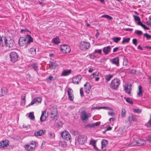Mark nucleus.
Returning a JSON list of instances; mask_svg holds the SVG:
<instances>
[{"label": "nucleus", "mask_w": 151, "mask_h": 151, "mask_svg": "<svg viewBox=\"0 0 151 151\" xmlns=\"http://www.w3.org/2000/svg\"><path fill=\"white\" fill-rule=\"evenodd\" d=\"M10 57L11 61L14 63L17 61V60L18 56L17 53L16 52H10Z\"/></svg>", "instance_id": "obj_8"}, {"label": "nucleus", "mask_w": 151, "mask_h": 151, "mask_svg": "<svg viewBox=\"0 0 151 151\" xmlns=\"http://www.w3.org/2000/svg\"><path fill=\"white\" fill-rule=\"evenodd\" d=\"M80 94L81 95V97H82L83 96V90H82V89L81 88L80 89Z\"/></svg>", "instance_id": "obj_57"}, {"label": "nucleus", "mask_w": 151, "mask_h": 151, "mask_svg": "<svg viewBox=\"0 0 151 151\" xmlns=\"http://www.w3.org/2000/svg\"><path fill=\"white\" fill-rule=\"evenodd\" d=\"M30 145H32L33 147H35L36 146V143L35 141H31L30 142Z\"/></svg>", "instance_id": "obj_49"}, {"label": "nucleus", "mask_w": 151, "mask_h": 151, "mask_svg": "<svg viewBox=\"0 0 151 151\" xmlns=\"http://www.w3.org/2000/svg\"><path fill=\"white\" fill-rule=\"evenodd\" d=\"M0 45L2 47L6 45V47L11 48L14 46V41L10 38L4 36L1 37L0 35Z\"/></svg>", "instance_id": "obj_1"}, {"label": "nucleus", "mask_w": 151, "mask_h": 151, "mask_svg": "<svg viewBox=\"0 0 151 151\" xmlns=\"http://www.w3.org/2000/svg\"><path fill=\"white\" fill-rule=\"evenodd\" d=\"M24 148L26 150L28 151H32L35 147H33L32 146L31 147L30 144H27L25 145L24 146Z\"/></svg>", "instance_id": "obj_26"}, {"label": "nucleus", "mask_w": 151, "mask_h": 151, "mask_svg": "<svg viewBox=\"0 0 151 151\" xmlns=\"http://www.w3.org/2000/svg\"><path fill=\"white\" fill-rule=\"evenodd\" d=\"M99 74V73L97 72H96L94 73H93L91 76V78H93L95 77V76H97Z\"/></svg>", "instance_id": "obj_47"}, {"label": "nucleus", "mask_w": 151, "mask_h": 151, "mask_svg": "<svg viewBox=\"0 0 151 151\" xmlns=\"http://www.w3.org/2000/svg\"><path fill=\"white\" fill-rule=\"evenodd\" d=\"M60 49L62 52L65 53L70 52L71 50L70 46L65 44L61 45L60 46Z\"/></svg>", "instance_id": "obj_5"}, {"label": "nucleus", "mask_w": 151, "mask_h": 151, "mask_svg": "<svg viewBox=\"0 0 151 151\" xmlns=\"http://www.w3.org/2000/svg\"><path fill=\"white\" fill-rule=\"evenodd\" d=\"M130 40L129 38H127L123 40L122 42V44H124L125 43H128Z\"/></svg>", "instance_id": "obj_36"}, {"label": "nucleus", "mask_w": 151, "mask_h": 151, "mask_svg": "<svg viewBox=\"0 0 151 151\" xmlns=\"http://www.w3.org/2000/svg\"><path fill=\"white\" fill-rule=\"evenodd\" d=\"M133 111L134 113H136L138 114L140 113L142 111V110L138 109H134Z\"/></svg>", "instance_id": "obj_42"}, {"label": "nucleus", "mask_w": 151, "mask_h": 151, "mask_svg": "<svg viewBox=\"0 0 151 151\" xmlns=\"http://www.w3.org/2000/svg\"><path fill=\"white\" fill-rule=\"evenodd\" d=\"M87 137L84 135H81L79 136L78 139V141L79 143L81 145L83 144L86 140Z\"/></svg>", "instance_id": "obj_12"}, {"label": "nucleus", "mask_w": 151, "mask_h": 151, "mask_svg": "<svg viewBox=\"0 0 151 151\" xmlns=\"http://www.w3.org/2000/svg\"><path fill=\"white\" fill-rule=\"evenodd\" d=\"M96 141L95 140H91L90 143L93 147L95 146Z\"/></svg>", "instance_id": "obj_50"}, {"label": "nucleus", "mask_w": 151, "mask_h": 151, "mask_svg": "<svg viewBox=\"0 0 151 151\" xmlns=\"http://www.w3.org/2000/svg\"><path fill=\"white\" fill-rule=\"evenodd\" d=\"M81 78H80L78 76H76L73 77L72 79V82L74 83L78 84L79 82L80 81Z\"/></svg>", "instance_id": "obj_21"}, {"label": "nucleus", "mask_w": 151, "mask_h": 151, "mask_svg": "<svg viewBox=\"0 0 151 151\" xmlns=\"http://www.w3.org/2000/svg\"><path fill=\"white\" fill-rule=\"evenodd\" d=\"M145 125L148 127H150L151 126V120H149Z\"/></svg>", "instance_id": "obj_55"}, {"label": "nucleus", "mask_w": 151, "mask_h": 151, "mask_svg": "<svg viewBox=\"0 0 151 151\" xmlns=\"http://www.w3.org/2000/svg\"><path fill=\"white\" fill-rule=\"evenodd\" d=\"M91 128L95 127L96 126H98L100 125V123L99 122H97L95 123H91Z\"/></svg>", "instance_id": "obj_41"}, {"label": "nucleus", "mask_w": 151, "mask_h": 151, "mask_svg": "<svg viewBox=\"0 0 151 151\" xmlns=\"http://www.w3.org/2000/svg\"><path fill=\"white\" fill-rule=\"evenodd\" d=\"M126 100L127 102L131 104H133V102L132 100L130 98H127L126 99Z\"/></svg>", "instance_id": "obj_43"}, {"label": "nucleus", "mask_w": 151, "mask_h": 151, "mask_svg": "<svg viewBox=\"0 0 151 151\" xmlns=\"http://www.w3.org/2000/svg\"><path fill=\"white\" fill-rule=\"evenodd\" d=\"M100 109H104L107 110H112V109L111 108L107 106H103V107H100L99 108Z\"/></svg>", "instance_id": "obj_51"}, {"label": "nucleus", "mask_w": 151, "mask_h": 151, "mask_svg": "<svg viewBox=\"0 0 151 151\" xmlns=\"http://www.w3.org/2000/svg\"><path fill=\"white\" fill-rule=\"evenodd\" d=\"M137 96L141 97L143 95V92L142 87L139 85L138 86V91L137 93Z\"/></svg>", "instance_id": "obj_24"}, {"label": "nucleus", "mask_w": 151, "mask_h": 151, "mask_svg": "<svg viewBox=\"0 0 151 151\" xmlns=\"http://www.w3.org/2000/svg\"><path fill=\"white\" fill-rule=\"evenodd\" d=\"M132 43L134 44L135 46H136L137 45V41L136 39L135 38H134L132 40Z\"/></svg>", "instance_id": "obj_54"}, {"label": "nucleus", "mask_w": 151, "mask_h": 151, "mask_svg": "<svg viewBox=\"0 0 151 151\" xmlns=\"http://www.w3.org/2000/svg\"><path fill=\"white\" fill-rule=\"evenodd\" d=\"M31 119L33 120L35 118V116L33 112H30L28 116Z\"/></svg>", "instance_id": "obj_37"}, {"label": "nucleus", "mask_w": 151, "mask_h": 151, "mask_svg": "<svg viewBox=\"0 0 151 151\" xmlns=\"http://www.w3.org/2000/svg\"><path fill=\"white\" fill-rule=\"evenodd\" d=\"M46 111L42 112L40 118L41 122H42L45 121L47 118V116L45 115V114H46Z\"/></svg>", "instance_id": "obj_20"}, {"label": "nucleus", "mask_w": 151, "mask_h": 151, "mask_svg": "<svg viewBox=\"0 0 151 151\" xmlns=\"http://www.w3.org/2000/svg\"><path fill=\"white\" fill-rule=\"evenodd\" d=\"M90 45V44L89 42L82 41L80 43L79 47L81 50L85 51L89 48Z\"/></svg>", "instance_id": "obj_4"}, {"label": "nucleus", "mask_w": 151, "mask_h": 151, "mask_svg": "<svg viewBox=\"0 0 151 151\" xmlns=\"http://www.w3.org/2000/svg\"><path fill=\"white\" fill-rule=\"evenodd\" d=\"M29 52L32 55H35L36 54V49L34 48H31L29 49Z\"/></svg>", "instance_id": "obj_30"}, {"label": "nucleus", "mask_w": 151, "mask_h": 151, "mask_svg": "<svg viewBox=\"0 0 151 151\" xmlns=\"http://www.w3.org/2000/svg\"><path fill=\"white\" fill-rule=\"evenodd\" d=\"M68 95L69 99L70 101H72L74 98L73 96V90L71 88H69L67 90Z\"/></svg>", "instance_id": "obj_13"}, {"label": "nucleus", "mask_w": 151, "mask_h": 151, "mask_svg": "<svg viewBox=\"0 0 151 151\" xmlns=\"http://www.w3.org/2000/svg\"><path fill=\"white\" fill-rule=\"evenodd\" d=\"M95 53H94V52L93 53H92L91 55H90V57L92 59H94L96 57V56L95 55Z\"/></svg>", "instance_id": "obj_53"}, {"label": "nucleus", "mask_w": 151, "mask_h": 151, "mask_svg": "<svg viewBox=\"0 0 151 151\" xmlns=\"http://www.w3.org/2000/svg\"><path fill=\"white\" fill-rule=\"evenodd\" d=\"M91 87L89 84V85H87V86L85 88V91L87 93H89L90 91V90L91 89Z\"/></svg>", "instance_id": "obj_38"}, {"label": "nucleus", "mask_w": 151, "mask_h": 151, "mask_svg": "<svg viewBox=\"0 0 151 151\" xmlns=\"http://www.w3.org/2000/svg\"><path fill=\"white\" fill-rule=\"evenodd\" d=\"M53 42L56 44H58L60 43V40L58 38L55 37L53 40Z\"/></svg>", "instance_id": "obj_33"}, {"label": "nucleus", "mask_w": 151, "mask_h": 151, "mask_svg": "<svg viewBox=\"0 0 151 151\" xmlns=\"http://www.w3.org/2000/svg\"><path fill=\"white\" fill-rule=\"evenodd\" d=\"M128 119L130 123H131L134 122H136L137 121V119L135 116L133 114H131V116H129L128 117Z\"/></svg>", "instance_id": "obj_19"}, {"label": "nucleus", "mask_w": 151, "mask_h": 151, "mask_svg": "<svg viewBox=\"0 0 151 151\" xmlns=\"http://www.w3.org/2000/svg\"><path fill=\"white\" fill-rule=\"evenodd\" d=\"M120 83V81L118 78H115L112 80L110 85V87L114 90L117 88Z\"/></svg>", "instance_id": "obj_3"}, {"label": "nucleus", "mask_w": 151, "mask_h": 151, "mask_svg": "<svg viewBox=\"0 0 151 151\" xmlns=\"http://www.w3.org/2000/svg\"><path fill=\"white\" fill-rule=\"evenodd\" d=\"M56 78H57L55 77L54 78L52 76H50L46 78V80L47 81L49 82V81H50L51 80H55Z\"/></svg>", "instance_id": "obj_32"}, {"label": "nucleus", "mask_w": 151, "mask_h": 151, "mask_svg": "<svg viewBox=\"0 0 151 151\" xmlns=\"http://www.w3.org/2000/svg\"><path fill=\"white\" fill-rule=\"evenodd\" d=\"M91 123L87 124L85 126V127H89L90 128H91Z\"/></svg>", "instance_id": "obj_61"}, {"label": "nucleus", "mask_w": 151, "mask_h": 151, "mask_svg": "<svg viewBox=\"0 0 151 151\" xmlns=\"http://www.w3.org/2000/svg\"><path fill=\"white\" fill-rule=\"evenodd\" d=\"M136 144L138 146L144 145L146 144V142L144 140L139 139L136 142Z\"/></svg>", "instance_id": "obj_22"}, {"label": "nucleus", "mask_w": 151, "mask_h": 151, "mask_svg": "<svg viewBox=\"0 0 151 151\" xmlns=\"http://www.w3.org/2000/svg\"><path fill=\"white\" fill-rule=\"evenodd\" d=\"M119 49V47H116L113 49V52H115L117 51V50Z\"/></svg>", "instance_id": "obj_62"}, {"label": "nucleus", "mask_w": 151, "mask_h": 151, "mask_svg": "<svg viewBox=\"0 0 151 151\" xmlns=\"http://www.w3.org/2000/svg\"><path fill=\"white\" fill-rule=\"evenodd\" d=\"M30 31L29 30L25 28L24 29H22L21 30V33H23L24 32H29Z\"/></svg>", "instance_id": "obj_46"}, {"label": "nucleus", "mask_w": 151, "mask_h": 151, "mask_svg": "<svg viewBox=\"0 0 151 151\" xmlns=\"http://www.w3.org/2000/svg\"><path fill=\"white\" fill-rule=\"evenodd\" d=\"M94 52L95 53H97L99 54H101L102 53V50L101 49H95Z\"/></svg>", "instance_id": "obj_44"}, {"label": "nucleus", "mask_w": 151, "mask_h": 151, "mask_svg": "<svg viewBox=\"0 0 151 151\" xmlns=\"http://www.w3.org/2000/svg\"><path fill=\"white\" fill-rule=\"evenodd\" d=\"M33 42V39L29 35H27L26 37H21L19 40V44L21 46H27V45Z\"/></svg>", "instance_id": "obj_2"}, {"label": "nucleus", "mask_w": 151, "mask_h": 151, "mask_svg": "<svg viewBox=\"0 0 151 151\" xmlns=\"http://www.w3.org/2000/svg\"><path fill=\"white\" fill-rule=\"evenodd\" d=\"M101 17H102V18H106L110 20H111L112 19V17H111L108 15H102L101 16Z\"/></svg>", "instance_id": "obj_35"}, {"label": "nucleus", "mask_w": 151, "mask_h": 151, "mask_svg": "<svg viewBox=\"0 0 151 151\" xmlns=\"http://www.w3.org/2000/svg\"><path fill=\"white\" fill-rule=\"evenodd\" d=\"M10 142L8 139H4L0 142V149L7 147L9 145Z\"/></svg>", "instance_id": "obj_10"}, {"label": "nucleus", "mask_w": 151, "mask_h": 151, "mask_svg": "<svg viewBox=\"0 0 151 151\" xmlns=\"http://www.w3.org/2000/svg\"><path fill=\"white\" fill-rule=\"evenodd\" d=\"M111 50V48L110 46L104 47L103 49V51L105 54H107Z\"/></svg>", "instance_id": "obj_23"}, {"label": "nucleus", "mask_w": 151, "mask_h": 151, "mask_svg": "<svg viewBox=\"0 0 151 151\" xmlns=\"http://www.w3.org/2000/svg\"><path fill=\"white\" fill-rule=\"evenodd\" d=\"M124 30L126 31H132V30H133V29L132 28H124Z\"/></svg>", "instance_id": "obj_59"}, {"label": "nucleus", "mask_w": 151, "mask_h": 151, "mask_svg": "<svg viewBox=\"0 0 151 151\" xmlns=\"http://www.w3.org/2000/svg\"><path fill=\"white\" fill-rule=\"evenodd\" d=\"M147 79L149 81V83L150 84L151 83V76H148Z\"/></svg>", "instance_id": "obj_64"}, {"label": "nucleus", "mask_w": 151, "mask_h": 151, "mask_svg": "<svg viewBox=\"0 0 151 151\" xmlns=\"http://www.w3.org/2000/svg\"><path fill=\"white\" fill-rule=\"evenodd\" d=\"M61 136L63 139L67 141L69 140L71 138L70 134L66 131L61 132Z\"/></svg>", "instance_id": "obj_11"}, {"label": "nucleus", "mask_w": 151, "mask_h": 151, "mask_svg": "<svg viewBox=\"0 0 151 151\" xmlns=\"http://www.w3.org/2000/svg\"><path fill=\"white\" fill-rule=\"evenodd\" d=\"M113 75L111 74L106 75L105 76V79L106 82L109 81L113 77Z\"/></svg>", "instance_id": "obj_28"}, {"label": "nucleus", "mask_w": 151, "mask_h": 151, "mask_svg": "<svg viewBox=\"0 0 151 151\" xmlns=\"http://www.w3.org/2000/svg\"><path fill=\"white\" fill-rule=\"evenodd\" d=\"M48 135L49 137L50 138H53L55 137V135L54 133L50 132L48 133Z\"/></svg>", "instance_id": "obj_39"}, {"label": "nucleus", "mask_w": 151, "mask_h": 151, "mask_svg": "<svg viewBox=\"0 0 151 151\" xmlns=\"http://www.w3.org/2000/svg\"><path fill=\"white\" fill-rule=\"evenodd\" d=\"M50 68L51 69H54L58 67V65L55 62L50 61L49 63Z\"/></svg>", "instance_id": "obj_17"}, {"label": "nucleus", "mask_w": 151, "mask_h": 151, "mask_svg": "<svg viewBox=\"0 0 151 151\" xmlns=\"http://www.w3.org/2000/svg\"><path fill=\"white\" fill-rule=\"evenodd\" d=\"M59 145L62 147H66L67 146L66 142L64 141H60L59 143Z\"/></svg>", "instance_id": "obj_29"}, {"label": "nucleus", "mask_w": 151, "mask_h": 151, "mask_svg": "<svg viewBox=\"0 0 151 151\" xmlns=\"http://www.w3.org/2000/svg\"><path fill=\"white\" fill-rule=\"evenodd\" d=\"M42 101V99L40 97H37L35 98L31 101V102L29 104V105H32L34 104L37 103H40Z\"/></svg>", "instance_id": "obj_15"}, {"label": "nucleus", "mask_w": 151, "mask_h": 151, "mask_svg": "<svg viewBox=\"0 0 151 151\" xmlns=\"http://www.w3.org/2000/svg\"><path fill=\"white\" fill-rule=\"evenodd\" d=\"M134 17L135 21H138V22L137 23V25L141 26L145 29H149L148 27H146L145 24H143L141 22H140V19L138 16L134 15Z\"/></svg>", "instance_id": "obj_7"}, {"label": "nucleus", "mask_w": 151, "mask_h": 151, "mask_svg": "<svg viewBox=\"0 0 151 151\" xmlns=\"http://www.w3.org/2000/svg\"><path fill=\"white\" fill-rule=\"evenodd\" d=\"M146 23L148 25L151 26V20H148Z\"/></svg>", "instance_id": "obj_60"}, {"label": "nucleus", "mask_w": 151, "mask_h": 151, "mask_svg": "<svg viewBox=\"0 0 151 151\" xmlns=\"http://www.w3.org/2000/svg\"><path fill=\"white\" fill-rule=\"evenodd\" d=\"M121 38L120 37H112V39L114 42L117 43L121 40Z\"/></svg>", "instance_id": "obj_31"}, {"label": "nucleus", "mask_w": 151, "mask_h": 151, "mask_svg": "<svg viewBox=\"0 0 151 151\" xmlns=\"http://www.w3.org/2000/svg\"><path fill=\"white\" fill-rule=\"evenodd\" d=\"M91 116L90 114H87L85 111H83L82 112L81 115V117L82 120L86 121L88 120V118Z\"/></svg>", "instance_id": "obj_9"}, {"label": "nucleus", "mask_w": 151, "mask_h": 151, "mask_svg": "<svg viewBox=\"0 0 151 151\" xmlns=\"http://www.w3.org/2000/svg\"><path fill=\"white\" fill-rule=\"evenodd\" d=\"M110 62L113 64L119 66V60L118 57H116L111 59L110 60Z\"/></svg>", "instance_id": "obj_18"}, {"label": "nucleus", "mask_w": 151, "mask_h": 151, "mask_svg": "<svg viewBox=\"0 0 151 151\" xmlns=\"http://www.w3.org/2000/svg\"><path fill=\"white\" fill-rule=\"evenodd\" d=\"M135 33H136L138 35H141L142 34V32L140 30H136L135 32Z\"/></svg>", "instance_id": "obj_45"}, {"label": "nucleus", "mask_w": 151, "mask_h": 151, "mask_svg": "<svg viewBox=\"0 0 151 151\" xmlns=\"http://www.w3.org/2000/svg\"><path fill=\"white\" fill-rule=\"evenodd\" d=\"M144 36L147 39H150L151 38V35L147 33L144 34Z\"/></svg>", "instance_id": "obj_52"}, {"label": "nucleus", "mask_w": 151, "mask_h": 151, "mask_svg": "<svg viewBox=\"0 0 151 151\" xmlns=\"http://www.w3.org/2000/svg\"><path fill=\"white\" fill-rule=\"evenodd\" d=\"M71 72L70 70H64L62 72L61 76H67Z\"/></svg>", "instance_id": "obj_25"}, {"label": "nucleus", "mask_w": 151, "mask_h": 151, "mask_svg": "<svg viewBox=\"0 0 151 151\" xmlns=\"http://www.w3.org/2000/svg\"><path fill=\"white\" fill-rule=\"evenodd\" d=\"M8 91V90L7 88L2 87L0 91V96L1 97L6 95Z\"/></svg>", "instance_id": "obj_14"}, {"label": "nucleus", "mask_w": 151, "mask_h": 151, "mask_svg": "<svg viewBox=\"0 0 151 151\" xmlns=\"http://www.w3.org/2000/svg\"><path fill=\"white\" fill-rule=\"evenodd\" d=\"M128 61L127 58H124L123 59V64L124 65L126 66L128 64Z\"/></svg>", "instance_id": "obj_40"}, {"label": "nucleus", "mask_w": 151, "mask_h": 151, "mask_svg": "<svg viewBox=\"0 0 151 151\" xmlns=\"http://www.w3.org/2000/svg\"><path fill=\"white\" fill-rule=\"evenodd\" d=\"M46 132L45 130L41 129L35 132L34 134V135L36 137L40 136L44 134Z\"/></svg>", "instance_id": "obj_16"}, {"label": "nucleus", "mask_w": 151, "mask_h": 151, "mask_svg": "<svg viewBox=\"0 0 151 151\" xmlns=\"http://www.w3.org/2000/svg\"><path fill=\"white\" fill-rule=\"evenodd\" d=\"M108 114L109 115L111 116H113L114 115V113L113 111L108 112Z\"/></svg>", "instance_id": "obj_58"}, {"label": "nucleus", "mask_w": 151, "mask_h": 151, "mask_svg": "<svg viewBox=\"0 0 151 151\" xmlns=\"http://www.w3.org/2000/svg\"><path fill=\"white\" fill-rule=\"evenodd\" d=\"M23 128H25L26 129H27V128H29L30 127V126L29 125H26L25 124L23 125Z\"/></svg>", "instance_id": "obj_56"}, {"label": "nucleus", "mask_w": 151, "mask_h": 151, "mask_svg": "<svg viewBox=\"0 0 151 151\" xmlns=\"http://www.w3.org/2000/svg\"><path fill=\"white\" fill-rule=\"evenodd\" d=\"M32 68L37 72L38 70V65L36 63H34L32 65Z\"/></svg>", "instance_id": "obj_34"}, {"label": "nucleus", "mask_w": 151, "mask_h": 151, "mask_svg": "<svg viewBox=\"0 0 151 151\" xmlns=\"http://www.w3.org/2000/svg\"><path fill=\"white\" fill-rule=\"evenodd\" d=\"M124 89L126 93L128 94L131 93L132 90V85L130 83H125L124 86Z\"/></svg>", "instance_id": "obj_6"}, {"label": "nucleus", "mask_w": 151, "mask_h": 151, "mask_svg": "<svg viewBox=\"0 0 151 151\" xmlns=\"http://www.w3.org/2000/svg\"><path fill=\"white\" fill-rule=\"evenodd\" d=\"M108 143V141L106 140L103 139L101 142V147L102 149H103L104 147H105Z\"/></svg>", "instance_id": "obj_27"}, {"label": "nucleus", "mask_w": 151, "mask_h": 151, "mask_svg": "<svg viewBox=\"0 0 151 151\" xmlns=\"http://www.w3.org/2000/svg\"><path fill=\"white\" fill-rule=\"evenodd\" d=\"M126 111L125 109L122 110L121 116L122 117H124L126 116Z\"/></svg>", "instance_id": "obj_48"}, {"label": "nucleus", "mask_w": 151, "mask_h": 151, "mask_svg": "<svg viewBox=\"0 0 151 151\" xmlns=\"http://www.w3.org/2000/svg\"><path fill=\"white\" fill-rule=\"evenodd\" d=\"M112 127L109 126L106 129V131L111 130Z\"/></svg>", "instance_id": "obj_63"}]
</instances>
